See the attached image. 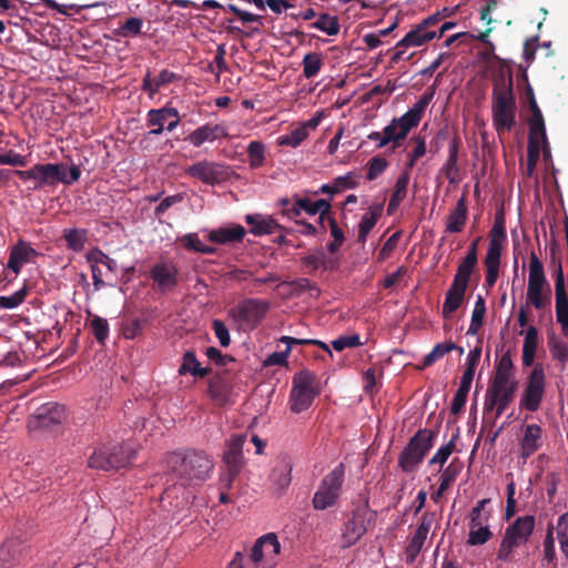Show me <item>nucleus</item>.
<instances>
[{"instance_id":"obj_1","label":"nucleus","mask_w":568,"mask_h":568,"mask_svg":"<svg viewBox=\"0 0 568 568\" xmlns=\"http://www.w3.org/2000/svg\"><path fill=\"white\" fill-rule=\"evenodd\" d=\"M516 111L513 75L499 74L494 79L491 92L493 124L499 136L516 125Z\"/></svg>"},{"instance_id":"obj_2","label":"nucleus","mask_w":568,"mask_h":568,"mask_svg":"<svg viewBox=\"0 0 568 568\" xmlns=\"http://www.w3.org/2000/svg\"><path fill=\"white\" fill-rule=\"evenodd\" d=\"M136 450L129 443H104L88 459V466L97 470H118L130 465Z\"/></svg>"},{"instance_id":"obj_3","label":"nucleus","mask_w":568,"mask_h":568,"mask_svg":"<svg viewBox=\"0 0 568 568\" xmlns=\"http://www.w3.org/2000/svg\"><path fill=\"white\" fill-rule=\"evenodd\" d=\"M172 473L182 486L191 485L196 480H204L212 470L213 464L203 452H190L184 456L174 455Z\"/></svg>"},{"instance_id":"obj_4","label":"nucleus","mask_w":568,"mask_h":568,"mask_svg":"<svg viewBox=\"0 0 568 568\" xmlns=\"http://www.w3.org/2000/svg\"><path fill=\"white\" fill-rule=\"evenodd\" d=\"M437 429H418L398 456V466L404 473L417 470L426 455L434 446Z\"/></svg>"},{"instance_id":"obj_5","label":"nucleus","mask_w":568,"mask_h":568,"mask_svg":"<svg viewBox=\"0 0 568 568\" xmlns=\"http://www.w3.org/2000/svg\"><path fill=\"white\" fill-rule=\"evenodd\" d=\"M536 526V518L532 515L517 517L507 528L499 549L497 558L501 561H511L514 550L526 544L531 537Z\"/></svg>"},{"instance_id":"obj_6","label":"nucleus","mask_w":568,"mask_h":568,"mask_svg":"<svg viewBox=\"0 0 568 568\" xmlns=\"http://www.w3.org/2000/svg\"><path fill=\"white\" fill-rule=\"evenodd\" d=\"M321 394L318 376L308 369H303L293 376V386L290 394V408L300 414L306 410L315 397Z\"/></svg>"},{"instance_id":"obj_7","label":"nucleus","mask_w":568,"mask_h":568,"mask_svg":"<svg viewBox=\"0 0 568 568\" xmlns=\"http://www.w3.org/2000/svg\"><path fill=\"white\" fill-rule=\"evenodd\" d=\"M527 301L536 310L549 308L551 305L550 284L546 278L544 265L535 252L529 256Z\"/></svg>"},{"instance_id":"obj_8","label":"nucleus","mask_w":568,"mask_h":568,"mask_svg":"<svg viewBox=\"0 0 568 568\" xmlns=\"http://www.w3.org/2000/svg\"><path fill=\"white\" fill-rule=\"evenodd\" d=\"M270 310V303L260 298H244L227 311V316L244 332L255 329Z\"/></svg>"},{"instance_id":"obj_9","label":"nucleus","mask_w":568,"mask_h":568,"mask_svg":"<svg viewBox=\"0 0 568 568\" xmlns=\"http://www.w3.org/2000/svg\"><path fill=\"white\" fill-rule=\"evenodd\" d=\"M517 388L518 381L490 378L485 393L484 412H495L496 422L514 402Z\"/></svg>"},{"instance_id":"obj_10","label":"nucleus","mask_w":568,"mask_h":568,"mask_svg":"<svg viewBox=\"0 0 568 568\" xmlns=\"http://www.w3.org/2000/svg\"><path fill=\"white\" fill-rule=\"evenodd\" d=\"M344 477L345 466L343 463H339L324 476L312 500L315 509L325 510L337 503L342 493Z\"/></svg>"},{"instance_id":"obj_11","label":"nucleus","mask_w":568,"mask_h":568,"mask_svg":"<svg viewBox=\"0 0 568 568\" xmlns=\"http://www.w3.org/2000/svg\"><path fill=\"white\" fill-rule=\"evenodd\" d=\"M546 389V375L541 364H536L528 375L519 400V407L535 413L539 409Z\"/></svg>"},{"instance_id":"obj_12","label":"nucleus","mask_w":568,"mask_h":568,"mask_svg":"<svg viewBox=\"0 0 568 568\" xmlns=\"http://www.w3.org/2000/svg\"><path fill=\"white\" fill-rule=\"evenodd\" d=\"M374 518L375 513L369 510L367 504L355 508L351 518L344 525L341 535V546L343 548H349L355 545L365 535L368 525Z\"/></svg>"},{"instance_id":"obj_13","label":"nucleus","mask_w":568,"mask_h":568,"mask_svg":"<svg viewBox=\"0 0 568 568\" xmlns=\"http://www.w3.org/2000/svg\"><path fill=\"white\" fill-rule=\"evenodd\" d=\"M417 125L413 123L405 114L399 118H394L383 132L373 131L367 138L372 141H377V148L382 149L392 143V149L395 150L400 146L402 142L407 138L412 129Z\"/></svg>"},{"instance_id":"obj_14","label":"nucleus","mask_w":568,"mask_h":568,"mask_svg":"<svg viewBox=\"0 0 568 568\" xmlns=\"http://www.w3.org/2000/svg\"><path fill=\"white\" fill-rule=\"evenodd\" d=\"M13 173L21 181H31L33 183L31 190H39L45 186H54L59 183V164L58 163H38L29 170H16Z\"/></svg>"},{"instance_id":"obj_15","label":"nucleus","mask_w":568,"mask_h":568,"mask_svg":"<svg viewBox=\"0 0 568 568\" xmlns=\"http://www.w3.org/2000/svg\"><path fill=\"white\" fill-rule=\"evenodd\" d=\"M186 174L209 185L221 183L227 178V171L223 164L206 160L190 165Z\"/></svg>"},{"instance_id":"obj_16","label":"nucleus","mask_w":568,"mask_h":568,"mask_svg":"<svg viewBox=\"0 0 568 568\" xmlns=\"http://www.w3.org/2000/svg\"><path fill=\"white\" fill-rule=\"evenodd\" d=\"M150 278L159 292L166 293L178 285L179 270L173 262L161 261L151 267Z\"/></svg>"},{"instance_id":"obj_17","label":"nucleus","mask_w":568,"mask_h":568,"mask_svg":"<svg viewBox=\"0 0 568 568\" xmlns=\"http://www.w3.org/2000/svg\"><path fill=\"white\" fill-rule=\"evenodd\" d=\"M40 255L41 253L32 247L31 243L19 239L17 243L10 247L7 268L17 276L26 264L36 263L37 257Z\"/></svg>"},{"instance_id":"obj_18","label":"nucleus","mask_w":568,"mask_h":568,"mask_svg":"<svg viewBox=\"0 0 568 568\" xmlns=\"http://www.w3.org/2000/svg\"><path fill=\"white\" fill-rule=\"evenodd\" d=\"M274 565L267 559L258 538L248 555L236 551L229 568H273Z\"/></svg>"},{"instance_id":"obj_19","label":"nucleus","mask_w":568,"mask_h":568,"mask_svg":"<svg viewBox=\"0 0 568 568\" xmlns=\"http://www.w3.org/2000/svg\"><path fill=\"white\" fill-rule=\"evenodd\" d=\"M436 38L435 31L425 30L420 24L410 30L395 47V53L392 57V62L397 63L403 59H409L412 55L405 58V49L408 47H420L426 42Z\"/></svg>"},{"instance_id":"obj_20","label":"nucleus","mask_w":568,"mask_h":568,"mask_svg":"<svg viewBox=\"0 0 568 568\" xmlns=\"http://www.w3.org/2000/svg\"><path fill=\"white\" fill-rule=\"evenodd\" d=\"M245 443L244 435L233 436L223 455V460L227 468V484H230L240 473L243 465V445Z\"/></svg>"},{"instance_id":"obj_21","label":"nucleus","mask_w":568,"mask_h":568,"mask_svg":"<svg viewBox=\"0 0 568 568\" xmlns=\"http://www.w3.org/2000/svg\"><path fill=\"white\" fill-rule=\"evenodd\" d=\"M542 446V429L537 424H527L523 427V437L519 440V457L524 463Z\"/></svg>"},{"instance_id":"obj_22","label":"nucleus","mask_w":568,"mask_h":568,"mask_svg":"<svg viewBox=\"0 0 568 568\" xmlns=\"http://www.w3.org/2000/svg\"><path fill=\"white\" fill-rule=\"evenodd\" d=\"M226 135L227 133L223 125L206 123L195 129L184 138V140L190 142L193 146L199 148L205 142H213Z\"/></svg>"},{"instance_id":"obj_23","label":"nucleus","mask_w":568,"mask_h":568,"mask_svg":"<svg viewBox=\"0 0 568 568\" xmlns=\"http://www.w3.org/2000/svg\"><path fill=\"white\" fill-rule=\"evenodd\" d=\"M232 392L231 383L225 374H215L209 379L207 395L220 406L226 405Z\"/></svg>"},{"instance_id":"obj_24","label":"nucleus","mask_w":568,"mask_h":568,"mask_svg":"<svg viewBox=\"0 0 568 568\" xmlns=\"http://www.w3.org/2000/svg\"><path fill=\"white\" fill-rule=\"evenodd\" d=\"M246 231L240 224H233L231 226L219 227L210 231L209 240L217 244H233L239 243L245 236Z\"/></svg>"},{"instance_id":"obj_25","label":"nucleus","mask_w":568,"mask_h":568,"mask_svg":"<svg viewBox=\"0 0 568 568\" xmlns=\"http://www.w3.org/2000/svg\"><path fill=\"white\" fill-rule=\"evenodd\" d=\"M468 216L467 201L466 196L463 195L458 201L453 211L447 216L446 221V232L448 233H459L465 227L466 221Z\"/></svg>"},{"instance_id":"obj_26","label":"nucleus","mask_w":568,"mask_h":568,"mask_svg":"<svg viewBox=\"0 0 568 568\" xmlns=\"http://www.w3.org/2000/svg\"><path fill=\"white\" fill-rule=\"evenodd\" d=\"M359 174L356 172H348L345 175L337 176L331 184H323L315 194H337L345 190H352L358 185Z\"/></svg>"},{"instance_id":"obj_27","label":"nucleus","mask_w":568,"mask_h":568,"mask_svg":"<svg viewBox=\"0 0 568 568\" xmlns=\"http://www.w3.org/2000/svg\"><path fill=\"white\" fill-rule=\"evenodd\" d=\"M506 229L503 214L496 216L495 223L489 232L487 254L501 255L506 242Z\"/></svg>"},{"instance_id":"obj_28","label":"nucleus","mask_w":568,"mask_h":568,"mask_svg":"<svg viewBox=\"0 0 568 568\" xmlns=\"http://www.w3.org/2000/svg\"><path fill=\"white\" fill-rule=\"evenodd\" d=\"M166 114H170V106L151 109L148 111L145 125L150 128V131L148 132L149 136L161 135L164 130H166Z\"/></svg>"},{"instance_id":"obj_29","label":"nucleus","mask_w":568,"mask_h":568,"mask_svg":"<svg viewBox=\"0 0 568 568\" xmlns=\"http://www.w3.org/2000/svg\"><path fill=\"white\" fill-rule=\"evenodd\" d=\"M211 372L209 367H202L197 361L194 351H186L182 356V363L178 369L179 375H192L194 377L204 378Z\"/></svg>"},{"instance_id":"obj_30","label":"nucleus","mask_w":568,"mask_h":568,"mask_svg":"<svg viewBox=\"0 0 568 568\" xmlns=\"http://www.w3.org/2000/svg\"><path fill=\"white\" fill-rule=\"evenodd\" d=\"M246 223L251 226V233L261 236L264 234H272L282 226L272 216L262 215H246Z\"/></svg>"},{"instance_id":"obj_31","label":"nucleus","mask_w":568,"mask_h":568,"mask_svg":"<svg viewBox=\"0 0 568 568\" xmlns=\"http://www.w3.org/2000/svg\"><path fill=\"white\" fill-rule=\"evenodd\" d=\"M38 418L44 427L60 424L65 418V407L57 403H47L38 409Z\"/></svg>"},{"instance_id":"obj_32","label":"nucleus","mask_w":568,"mask_h":568,"mask_svg":"<svg viewBox=\"0 0 568 568\" xmlns=\"http://www.w3.org/2000/svg\"><path fill=\"white\" fill-rule=\"evenodd\" d=\"M383 212L382 205H376L374 207H371L368 212H366L358 224V235H357V242L361 244H365L367 236L369 232L374 229L376 225L378 219L381 217Z\"/></svg>"},{"instance_id":"obj_33","label":"nucleus","mask_w":568,"mask_h":568,"mask_svg":"<svg viewBox=\"0 0 568 568\" xmlns=\"http://www.w3.org/2000/svg\"><path fill=\"white\" fill-rule=\"evenodd\" d=\"M409 183V173L402 172L396 180L394 191L387 205V213L393 214L405 200L407 195V187Z\"/></svg>"},{"instance_id":"obj_34","label":"nucleus","mask_w":568,"mask_h":568,"mask_svg":"<svg viewBox=\"0 0 568 568\" xmlns=\"http://www.w3.org/2000/svg\"><path fill=\"white\" fill-rule=\"evenodd\" d=\"M458 351L459 354L464 353L463 347L457 346L454 342H445L436 344L433 349L424 357L423 363L417 366L418 369H424L432 366L437 361L442 359L446 354L452 351Z\"/></svg>"},{"instance_id":"obj_35","label":"nucleus","mask_w":568,"mask_h":568,"mask_svg":"<svg viewBox=\"0 0 568 568\" xmlns=\"http://www.w3.org/2000/svg\"><path fill=\"white\" fill-rule=\"evenodd\" d=\"M538 347V329L529 326L526 331L523 345V365L529 367L534 364L536 351Z\"/></svg>"},{"instance_id":"obj_36","label":"nucleus","mask_w":568,"mask_h":568,"mask_svg":"<svg viewBox=\"0 0 568 568\" xmlns=\"http://www.w3.org/2000/svg\"><path fill=\"white\" fill-rule=\"evenodd\" d=\"M302 263L310 270V273L316 272L320 268L326 271L334 270L336 267V264L333 262V260L326 258V254L323 248L316 250V252L313 254L305 255L302 258Z\"/></svg>"},{"instance_id":"obj_37","label":"nucleus","mask_w":568,"mask_h":568,"mask_svg":"<svg viewBox=\"0 0 568 568\" xmlns=\"http://www.w3.org/2000/svg\"><path fill=\"white\" fill-rule=\"evenodd\" d=\"M292 469L293 466L287 458H283L273 469L272 480L278 489L284 490L290 486Z\"/></svg>"},{"instance_id":"obj_38","label":"nucleus","mask_w":568,"mask_h":568,"mask_svg":"<svg viewBox=\"0 0 568 568\" xmlns=\"http://www.w3.org/2000/svg\"><path fill=\"white\" fill-rule=\"evenodd\" d=\"M500 260L501 255L486 254L484 258V265L486 268L484 286L486 288H491L495 286L499 276Z\"/></svg>"},{"instance_id":"obj_39","label":"nucleus","mask_w":568,"mask_h":568,"mask_svg":"<svg viewBox=\"0 0 568 568\" xmlns=\"http://www.w3.org/2000/svg\"><path fill=\"white\" fill-rule=\"evenodd\" d=\"M528 126L529 132L527 146L532 145L540 151L541 145L548 144L545 121L528 122Z\"/></svg>"},{"instance_id":"obj_40","label":"nucleus","mask_w":568,"mask_h":568,"mask_svg":"<svg viewBox=\"0 0 568 568\" xmlns=\"http://www.w3.org/2000/svg\"><path fill=\"white\" fill-rule=\"evenodd\" d=\"M19 542L9 539L0 546V568H10L17 561L19 555Z\"/></svg>"},{"instance_id":"obj_41","label":"nucleus","mask_w":568,"mask_h":568,"mask_svg":"<svg viewBox=\"0 0 568 568\" xmlns=\"http://www.w3.org/2000/svg\"><path fill=\"white\" fill-rule=\"evenodd\" d=\"M491 378L517 381L515 367L509 352L501 355L495 365V373Z\"/></svg>"},{"instance_id":"obj_42","label":"nucleus","mask_w":568,"mask_h":568,"mask_svg":"<svg viewBox=\"0 0 568 568\" xmlns=\"http://www.w3.org/2000/svg\"><path fill=\"white\" fill-rule=\"evenodd\" d=\"M556 320L562 334L568 337V293L556 294Z\"/></svg>"},{"instance_id":"obj_43","label":"nucleus","mask_w":568,"mask_h":568,"mask_svg":"<svg viewBox=\"0 0 568 568\" xmlns=\"http://www.w3.org/2000/svg\"><path fill=\"white\" fill-rule=\"evenodd\" d=\"M548 347L551 357L555 361L559 362L562 365H566L568 363V343L556 336H551L548 338Z\"/></svg>"},{"instance_id":"obj_44","label":"nucleus","mask_w":568,"mask_h":568,"mask_svg":"<svg viewBox=\"0 0 568 568\" xmlns=\"http://www.w3.org/2000/svg\"><path fill=\"white\" fill-rule=\"evenodd\" d=\"M63 239L70 250L80 252L83 250L87 241V231L79 229L64 230Z\"/></svg>"},{"instance_id":"obj_45","label":"nucleus","mask_w":568,"mask_h":568,"mask_svg":"<svg viewBox=\"0 0 568 568\" xmlns=\"http://www.w3.org/2000/svg\"><path fill=\"white\" fill-rule=\"evenodd\" d=\"M312 27L325 32L328 36H335L339 32V23L336 17H332L327 13L320 14L318 19L312 23Z\"/></svg>"},{"instance_id":"obj_46","label":"nucleus","mask_w":568,"mask_h":568,"mask_svg":"<svg viewBox=\"0 0 568 568\" xmlns=\"http://www.w3.org/2000/svg\"><path fill=\"white\" fill-rule=\"evenodd\" d=\"M493 537V532L490 531L488 526H473V523H469V534H468V545L478 546L484 545Z\"/></svg>"},{"instance_id":"obj_47","label":"nucleus","mask_w":568,"mask_h":568,"mask_svg":"<svg viewBox=\"0 0 568 568\" xmlns=\"http://www.w3.org/2000/svg\"><path fill=\"white\" fill-rule=\"evenodd\" d=\"M303 74L306 79H312L320 72L323 67L321 54L311 52L303 58Z\"/></svg>"},{"instance_id":"obj_48","label":"nucleus","mask_w":568,"mask_h":568,"mask_svg":"<svg viewBox=\"0 0 568 568\" xmlns=\"http://www.w3.org/2000/svg\"><path fill=\"white\" fill-rule=\"evenodd\" d=\"M248 164L252 169L261 168L265 160V146L260 141H252L247 146Z\"/></svg>"},{"instance_id":"obj_49","label":"nucleus","mask_w":568,"mask_h":568,"mask_svg":"<svg viewBox=\"0 0 568 568\" xmlns=\"http://www.w3.org/2000/svg\"><path fill=\"white\" fill-rule=\"evenodd\" d=\"M143 20L138 17L129 18L121 27L114 32L122 38L135 37L142 32Z\"/></svg>"},{"instance_id":"obj_50","label":"nucleus","mask_w":568,"mask_h":568,"mask_svg":"<svg viewBox=\"0 0 568 568\" xmlns=\"http://www.w3.org/2000/svg\"><path fill=\"white\" fill-rule=\"evenodd\" d=\"M260 545L263 546V550L270 562H275L274 557L277 556L281 550L277 536L274 532H268L260 537Z\"/></svg>"},{"instance_id":"obj_51","label":"nucleus","mask_w":568,"mask_h":568,"mask_svg":"<svg viewBox=\"0 0 568 568\" xmlns=\"http://www.w3.org/2000/svg\"><path fill=\"white\" fill-rule=\"evenodd\" d=\"M327 222L329 225L331 236L333 237V241L327 244V251L331 254H335L342 247V245L345 241V235H344L343 230L338 226V224L334 217H328Z\"/></svg>"},{"instance_id":"obj_52","label":"nucleus","mask_w":568,"mask_h":568,"mask_svg":"<svg viewBox=\"0 0 568 568\" xmlns=\"http://www.w3.org/2000/svg\"><path fill=\"white\" fill-rule=\"evenodd\" d=\"M551 265H552V276L555 280V295L568 293V290L566 287L561 261L559 258H556L555 252H552Z\"/></svg>"},{"instance_id":"obj_53","label":"nucleus","mask_w":568,"mask_h":568,"mask_svg":"<svg viewBox=\"0 0 568 568\" xmlns=\"http://www.w3.org/2000/svg\"><path fill=\"white\" fill-rule=\"evenodd\" d=\"M433 98V93L424 94L407 112L404 114L416 125L419 124L423 113Z\"/></svg>"},{"instance_id":"obj_54","label":"nucleus","mask_w":568,"mask_h":568,"mask_svg":"<svg viewBox=\"0 0 568 568\" xmlns=\"http://www.w3.org/2000/svg\"><path fill=\"white\" fill-rule=\"evenodd\" d=\"M433 98V93L424 94L407 112L404 114L416 125L419 124L423 113Z\"/></svg>"},{"instance_id":"obj_55","label":"nucleus","mask_w":568,"mask_h":568,"mask_svg":"<svg viewBox=\"0 0 568 568\" xmlns=\"http://www.w3.org/2000/svg\"><path fill=\"white\" fill-rule=\"evenodd\" d=\"M308 136L306 128L300 125L292 130L288 134L282 135L278 139L280 145H287L292 148L298 146Z\"/></svg>"},{"instance_id":"obj_56","label":"nucleus","mask_w":568,"mask_h":568,"mask_svg":"<svg viewBox=\"0 0 568 568\" xmlns=\"http://www.w3.org/2000/svg\"><path fill=\"white\" fill-rule=\"evenodd\" d=\"M85 257H87L88 262H94V263H98V264H103V265L106 266V268L110 272H112V273L116 272V268H118L116 262L113 258L109 257L103 251H101L98 247L90 250L87 253Z\"/></svg>"},{"instance_id":"obj_57","label":"nucleus","mask_w":568,"mask_h":568,"mask_svg":"<svg viewBox=\"0 0 568 568\" xmlns=\"http://www.w3.org/2000/svg\"><path fill=\"white\" fill-rule=\"evenodd\" d=\"M389 163L385 158L374 156L367 162V174L366 179L368 181L376 180L381 174H383L388 168Z\"/></svg>"},{"instance_id":"obj_58","label":"nucleus","mask_w":568,"mask_h":568,"mask_svg":"<svg viewBox=\"0 0 568 568\" xmlns=\"http://www.w3.org/2000/svg\"><path fill=\"white\" fill-rule=\"evenodd\" d=\"M557 537L560 550L568 559V511L562 514L557 521Z\"/></svg>"},{"instance_id":"obj_59","label":"nucleus","mask_w":568,"mask_h":568,"mask_svg":"<svg viewBox=\"0 0 568 568\" xmlns=\"http://www.w3.org/2000/svg\"><path fill=\"white\" fill-rule=\"evenodd\" d=\"M92 334L100 344H104L109 336V323L105 318L93 316L90 323Z\"/></svg>"},{"instance_id":"obj_60","label":"nucleus","mask_w":568,"mask_h":568,"mask_svg":"<svg viewBox=\"0 0 568 568\" xmlns=\"http://www.w3.org/2000/svg\"><path fill=\"white\" fill-rule=\"evenodd\" d=\"M28 295L27 286L14 292L10 296H0V310H12L22 304Z\"/></svg>"},{"instance_id":"obj_61","label":"nucleus","mask_w":568,"mask_h":568,"mask_svg":"<svg viewBox=\"0 0 568 568\" xmlns=\"http://www.w3.org/2000/svg\"><path fill=\"white\" fill-rule=\"evenodd\" d=\"M456 438H457V435H455L447 444L442 446L435 453V455L429 459L428 464L429 465L439 464L442 467L447 462L449 456L453 454V452L456 447V444H455Z\"/></svg>"},{"instance_id":"obj_62","label":"nucleus","mask_w":568,"mask_h":568,"mask_svg":"<svg viewBox=\"0 0 568 568\" xmlns=\"http://www.w3.org/2000/svg\"><path fill=\"white\" fill-rule=\"evenodd\" d=\"M544 560L548 565H556L557 556L555 550L554 528L550 526L544 540Z\"/></svg>"},{"instance_id":"obj_63","label":"nucleus","mask_w":568,"mask_h":568,"mask_svg":"<svg viewBox=\"0 0 568 568\" xmlns=\"http://www.w3.org/2000/svg\"><path fill=\"white\" fill-rule=\"evenodd\" d=\"M464 301V296L458 294H454L453 292H446L445 301L443 304V316L448 318L453 313H455Z\"/></svg>"},{"instance_id":"obj_64","label":"nucleus","mask_w":568,"mask_h":568,"mask_svg":"<svg viewBox=\"0 0 568 568\" xmlns=\"http://www.w3.org/2000/svg\"><path fill=\"white\" fill-rule=\"evenodd\" d=\"M463 464L454 459L442 473L439 480L448 487L454 483L462 471Z\"/></svg>"}]
</instances>
